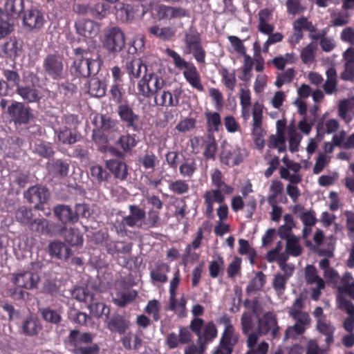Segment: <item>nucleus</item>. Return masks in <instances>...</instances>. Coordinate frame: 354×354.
<instances>
[{"mask_svg": "<svg viewBox=\"0 0 354 354\" xmlns=\"http://www.w3.org/2000/svg\"><path fill=\"white\" fill-rule=\"evenodd\" d=\"M225 268L224 259L220 254L217 255L216 260L210 261L209 265V276L213 278H217L220 274H223Z\"/></svg>", "mask_w": 354, "mask_h": 354, "instance_id": "nucleus-47", "label": "nucleus"}, {"mask_svg": "<svg viewBox=\"0 0 354 354\" xmlns=\"http://www.w3.org/2000/svg\"><path fill=\"white\" fill-rule=\"evenodd\" d=\"M155 102L158 105L169 107L176 106L178 103V100L177 97H173L170 92L163 91L160 95L156 94Z\"/></svg>", "mask_w": 354, "mask_h": 354, "instance_id": "nucleus-49", "label": "nucleus"}, {"mask_svg": "<svg viewBox=\"0 0 354 354\" xmlns=\"http://www.w3.org/2000/svg\"><path fill=\"white\" fill-rule=\"evenodd\" d=\"M257 330L260 335H267L270 331L273 338H276L279 334V327L277 324V318L272 312L266 313L258 320Z\"/></svg>", "mask_w": 354, "mask_h": 354, "instance_id": "nucleus-12", "label": "nucleus"}, {"mask_svg": "<svg viewBox=\"0 0 354 354\" xmlns=\"http://www.w3.org/2000/svg\"><path fill=\"white\" fill-rule=\"evenodd\" d=\"M183 42L184 54H192L198 63L205 64L206 53L202 46L201 35L195 28H191L185 32Z\"/></svg>", "mask_w": 354, "mask_h": 354, "instance_id": "nucleus-4", "label": "nucleus"}, {"mask_svg": "<svg viewBox=\"0 0 354 354\" xmlns=\"http://www.w3.org/2000/svg\"><path fill=\"white\" fill-rule=\"evenodd\" d=\"M133 243L130 242L109 240L105 243L106 252L112 256L131 254Z\"/></svg>", "mask_w": 354, "mask_h": 354, "instance_id": "nucleus-21", "label": "nucleus"}, {"mask_svg": "<svg viewBox=\"0 0 354 354\" xmlns=\"http://www.w3.org/2000/svg\"><path fill=\"white\" fill-rule=\"evenodd\" d=\"M124 68L130 79L138 78L142 73V68L145 73L147 71V66L143 64L140 59L133 55H129L125 58Z\"/></svg>", "mask_w": 354, "mask_h": 354, "instance_id": "nucleus-19", "label": "nucleus"}, {"mask_svg": "<svg viewBox=\"0 0 354 354\" xmlns=\"http://www.w3.org/2000/svg\"><path fill=\"white\" fill-rule=\"evenodd\" d=\"M295 75V71L292 68H288L278 74L275 85L281 88L283 84L291 82Z\"/></svg>", "mask_w": 354, "mask_h": 354, "instance_id": "nucleus-62", "label": "nucleus"}, {"mask_svg": "<svg viewBox=\"0 0 354 354\" xmlns=\"http://www.w3.org/2000/svg\"><path fill=\"white\" fill-rule=\"evenodd\" d=\"M48 169L50 172L56 177H64L67 176L69 169V165L60 159L53 160L49 165Z\"/></svg>", "mask_w": 354, "mask_h": 354, "instance_id": "nucleus-39", "label": "nucleus"}, {"mask_svg": "<svg viewBox=\"0 0 354 354\" xmlns=\"http://www.w3.org/2000/svg\"><path fill=\"white\" fill-rule=\"evenodd\" d=\"M254 65L253 59L248 55H243V64L241 68L243 75L241 79L244 81H247L250 79L252 74V70Z\"/></svg>", "mask_w": 354, "mask_h": 354, "instance_id": "nucleus-63", "label": "nucleus"}, {"mask_svg": "<svg viewBox=\"0 0 354 354\" xmlns=\"http://www.w3.org/2000/svg\"><path fill=\"white\" fill-rule=\"evenodd\" d=\"M149 32L162 40H170L176 34V30L172 27H159L153 26L149 29Z\"/></svg>", "mask_w": 354, "mask_h": 354, "instance_id": "nucleus-40", "label": "nucleus"}, {"mask_svg": "<svg viewBox=\"0 0 354 354\" xmlns=\"http://www.w3.org/2000/svg\"><path fill=\"white\" fill-rule=\"evenodd\" d=\"M44 21L43 13L35 8L26 11L23 17V25L29 30L41 29Z\"/></svg>", "mask_w": 354, "mask_h": 354, "instance_id": "nucleus-15", "label": "nucleus"}, {"mask_svg": "<svg viewBox=\"0 0 354 354\" xmlns=\"http://www.w3.org/2000/svg\"><path fill=\"white\" fill-rule=\"evenodd\" d=\"M318 44L316 41H312L304 47L301 52V59L304 64H310L315 61Z\"/></svg>", "mask_w": 354, "mask_h": 354, "instance_id": "nucleus-43", "label": "nucleus"}, {"mask_svg": "<svg viewBox=\"0 0 354 354\" xmlns=\"http://www.w3.org/2000/svg\"><path fill=\"white\" fill-rule=\"evenodd\" d=\"M24 9V0H7L4 5L6 13L12 18H18Z\"/></svg>", "mask_w": 354, "mask_h": 354, "instance_id": "nucleus-34", "label": "nucleus"}, {"mask_svg": "<svg viewBox=\"0 0 354 354\" xmlns=\"http://www.w3.org/2000/svg\"><path fill=\"white\" fill-rule=\"evenodd\" d=\"M208 131H218L221 125V120L218 112H206Z\"/></svg>", "mask_w": 354, "mask_h": 354, "instance_id": "nucleus-55", "label": "nucleus"}, {"mask_svg": "<svg viewBox=\"0 0 354 354\" xmlns=\"http://www.w3.org/2000/svg\"><path fill=\"white\" fill-rule=\"evenodd\" d=\"M20 328L24 335L32 337L37 335L42 327L37 318L28 315L22 320Z\"/></svg>", "mask_w": 354, "mask_h": 354, "instance_id": "nucleus-23", "label": "nucleus"}, {"mask_svg": "<svg viewBox=\"0 0 354 354\" xmlns=\"http://www.w3.org/2000/svg\"><path fill=\"white\" fill-rule=\"evenodd\" d=\"M169 266L166 263L156 264L155 268L150 272L151 280L162 283H166L168 280L167 272H169Z\"/></svg>", "mask_w": 354, "mask_h": 354, "instance_id": "nucleus-33", "label": "nucleus"}, {"mask_svg": "<svg viewBox=\"0 0 354 354\" xmlns=\"http://www.w3.org/2000/svg\"><path fill=\"white\" fill-rule=\"evenodd\" d=\"M43 67L47 75L53 80H60L65 77L63 58L58 55H48L44 59Z\"/></svg>", "mask_w": 354, "mask_h": 354, "instance_id": "nucleus-7", "label": "nucleus"}, {"mask_svg": "<svg viewBox=\"0 0 354 354\" xmlns=\"http://www.w3.org/2000/svg\"><path fill=\"white\" fill-rule=\"evenodd\" d=\"M272 18V14L268 9L261 10L259 13L258 30L264 35H270L274 30V25L270 22Z\"/></svg>", "mask_w": 354, "mask_h": 354, "instance_id": "nucleus-25", "label": "nucleus"}, {"mask_svg": "<svg viewBox=\"0 0 354 354\" xmlns=\"http://www.w3.org/2000/svg\"><path fill=\"white\" fill-rule=\"evenodd\" d=\"M222 77V82L228 89L233 91L236 86V76L234 71H229L226 68L221 67L218 70Z\"/></svg>", "mask_w": 354, "mask_h": 354, "instance_id": "nucleus-52", "label": "nucleus"}, {"mask_svg": "<svg viewBox=\"0 0 354 354\" xmlns=\"http://www.w3.org/2000/svg\"><path fill=\"white\" fill-rule=\"evenodd\" d=\"M106 325L111 332L124 335L129 328L131 322L124 315L115 314L108 320Z\"/></svg>", "mask_w": 354, "mask_h": 354, "instance_id": "nucleus-18", "label": "nucleus"}, {"mask_svg": "<svg viewBox=\"0 0 354 354\" xmlns=\"http://www.w3.org/2000/svg\"><path fill=\"white\" fill-rule=\"evenodd\" d=\"M64 238L65 241L71 246H82L83 245V235L77 228L71 227L66 230Z\"/></svg>", "mask_w": 354, "mask_h": 354, "instance_id": "nucleus-36", "label": "nucleus"}, {"mask_svg": "<svg viewBox=\"0 0 354 354\" xmlns=\"http://www.w3.org/2000/svg\"><path fill=\"white\" fill-rule=\"evenodd\" d=\"M21 46L15 38H10L3 46V52L6 57L15 58L21 50Z\"/></svg>", "mask_w": 354, "mask_h": 354, "instance_id": "nucleus-48", "label": "nucleus"}, {"mask_svg": "<svg viewBox=\"0 0 354 354\" xmlns=\"http://www.w3.org/2000/svg\"><path fill=\"white\" fill-rule=\"evenodd\" d=\"M106 168L113 174L114 177L120 180H125L128 176L126 163L121 159L113 158L106 161Z\"/></svg>", "mask_w": 354, "mask_h": 354, "instance_id": "nucleus-22", "label": "nucleus"}, {"mask_svg": "<svg viewBox=\"0 0 354 354\" xmlns=\"http://www.w3.org/2000/svg\"><path fill=\"white\" fill-rule=\"evenodd\" d=\"M326 80L323 84L324 93L327 95H333L337 93V75L335 68H329L326 73Z\"/></svg>", "mask_w": 354, "mask_h": 354, "instance_id": "nucleus-29", "label": "nucleus"}, {"mask_svg": "<svg viewBox=\"0 0 354 354\" xmlns=\"http://www.w3.org/2000/svg\"><path fill=\"white\" fill-rule=\"evenodd\" d=\"M221 163L227 166H235L239 165L243 160L241 149L236 147L224 148L220 155Z\"/></svg>", "mask_w": 354, "mask_h": 354, "instance_id": "nucleus-16", "label": "nucleus"}, {"mask_svg": "<svg viewBox=\"0 0 354 354\" xmlns=\"http://www.w3.org/2000/svg\"><path fill=\"white\" fill-rule=\"evenodd\" d=\"M58 139L64 144L72 145L77 141V134L68 128H64L59 132Z\"/></svg>", "mask_w": 354, "mask_h": 354, "instance_id": "nucleus-60", "label": "nucleus"}, {"mask_svg": "<svg viewBox=\"0 0 354 354\" xmlns=\"http://www.w3.org/2000/svg\"><path fill=\"white\" fill-rule=\"evenodd\" d=\"M40 277L37 272L30 270H21L12 275L11 281L17 287L26 290L37 288Z\"/></svg>", "mask_w": 354, "mask_h": 354, "instance_id": "nucleus-10", "label": "nucleus"}, {"mask_svg": "<svg viewBox=\"0 0 354 354\" xmlns=\"http://www.w3.org/2000/svg\"><path fill=\"white\" fill-rule=\"evenodd\" d=\"M241 325L243 335H248L253 330L254 324L252 313L246 311L242 314Z\"/></svg>", "mask_w": 354, "mask_h": 354, "instance_id": "nucleus-57", "label": "nucleus"}, {"mask_svg": "<svg viewBox=\"0 0 354 354\" xmlns=\"http://www.w3.org/2000/svg\"><path fill=\"white\" fill-rule=\"evenodd\" d=\"M316 328L317 330L326 337L325 342L328 346L334 342V333L335 327L326 319H319L317 321Z\"/></svg>", "mask_w": 354, "mask_h": 354, "instance_id": "nucleus-28", "label": "nucleus"}, {"mask_svg": "<svg viewBox=\"0 0 354 354\" xmlns=\"http://www.w3.org/2000/svg\"><path fill=\"white\" fill-rule=\"evenodd\" d=\"M17 93L24 100L29 102H32L39 99V93L33 86H18Z\"/></svg>", "mask_w": 354, "mask_h": 354, "instance_id": "nucleus-42", "label": "nucleus"}, {"mask_svg": "<svg viewBox=\"0 0 354 354\" xmlns=\"http://www.w3.org/2000/svg\"><path fill=\"white\" fill-rule=\"evenodd\" d=\"M153 16L158 19H172L187 15V12L181 8L156 5L151 8Z\"/></svg>", "mask_w": 354, "mask_h": 354, "instance_id": "nucleus-13", "label": "nucleus"}, {"mask_svg": "<svg viewBox=\"0 0 354 354\" xmlns=\"http://www.w3.org/2000/svg\"><path fill=\"white\" fill-rule=\"evenodd\" d=\"M217 334L218 330L214 323L212 321L207 322L205 324L203 331L198 336L200 346H203L212 342L217 337Z\"/></svg>", "mask_w": 354, "mask_h": 354, "instance_id": "nucleus-27", "label": "nucleus"}, {"mask_svg": "<svg viewBox=\"0 0 354 354\" xmlns=\"http://www.w3.org/2000/svg\"><path fill=\"white\" fill-rule=\"evenodd\" d=\"M88 92L92 96L97 97H102L106 93L105 84L97 77H93L88 81Z\"/></svg>", "mask_w": 354, "mask_h": 354, "instance_id": "nucleus-37", "label": "nucleus"}, {"mask_svg": "<svg viewBox=\"0 0 354 354\" xmlns=\"http://www.w3.org/2000/svg\"><path fill=\"white\" fill-rule=\"evenodd\" d=\"M68 338L70 344L77 348L82 344H88L93 342V336L90 333H81L78 330H72Z\"/></svg>", "mask_w": 354, "mask_h": 354, "instance_id": "nucleus-32", "label": "nucleus"}, {"mask_svg": "<svg viewBox=\"0 0 354 354\" xmlns=\"http://www.w3.org/2000/svg\"><path fill=\"white\" fill-rule=\"evenodd\" d=\"M53 212L55 217L64 225L75 224L78 222V216L74 210L67 205L59 204L54 207Z\"/></svg>", "mask_w": 354, "mask_h": 354, "instance_id": "nucleus-17", "label": "nucleus"}, {"mask_svg": "<svg viewBox=\"0 0 354 354\" xmlns=\"http://www.w3.org/2000/svg\"><path fill=\"white\" fill-rule=\"evenodd\" d=\"M19 313L14 306L8 303L3 302L0 304V320L12 322L15 318L18 317Z\"/></svg>", "mask_w": 354, "mask_h": 354, "instance_id": "nucleus-38", "label": "nucleus"}, {"mask_svg": "<svg viewBox=\"0 0 354 354\" xmlns=\"http://www.w3.org/2000/svg\"><path fill=\"white\" fill-rule=\"evenodd\" d=\"M75 27L77 33L84 39H93L100 32V24L90 19H77Z\"/></svg>", "mask_w": 354, "mask_h": 354, "instance_id": "nucleus-11", "label": "nucleus"}, {"mask_svg": "<svg viewBox=\"0 0 354 354\" xmlns=\"http://www.w3.org/2000/svg\"><path fill=\"white\" fill-rule=\"evenodd\" d=\"M311 88L308 85L302 84L298 89L299 97L295 100L298 111H306L307 105L306 99L310 95Z\"/></svg>", "mask_w": 354, "mask_h": 354, "instance_id": "nucleus-46", "label": "nucleus"}, {"mask_svg": "<svg viewBox=\"0 0 354 354\" xmlns=\"http://www.w3.org/2000/svg\"><path fill=\"white\" fill-rule=\"evenodd\" d=\"M110 6L104 3H97L91 8V15L97 19H102L109 13Z\"/></svg>", "mask_w": 354, "mask_h": 354, "instance_id": "nucleus-54", "label": "nucleus"}, {"mask_svg": "<svg viewBox=\"0 0 354 354\" xmlns=\"http://www.w3.org/2000/svg\"><path fill=\"white\" fill-rule=\"evenodd\" d=\"M3 75L6 79L4 82L8 88L17 86L18 88L20 77L17 72L9 69L3 70Z\"/></svg>", "mask_w": 354, "mask_h": 354, "instance_id": "nucleus-59", "label": "nucleus"}, {"mask_svg": "<svg viewBox=\"0 0 354 354\" xmlns=\"http://www.w3.org/2000/svg\"><path fill=\"white\" fill-rule=\"evenodd\" d=\"M295 59L296 58L294 54L286 53L283 56L275 57L273 59L272 63L276 68L279 70H282L286 64L294 63Z\"/></svg>", "mask_w": 354, "mask_h": 354, "instance_id": "nucleus-64", "label": "nucleus"}, {"mask_svg": "<svg viewBox=\"0 0 354 354\" xmlns=\"http://www.w3.org/2000/svg\"><path fill=\"white\" fill-rule=\"evenodd\" d=\"M75 59L72 68L75 73L83 77H88L91 74L97 73L100 70V64L95 59L85 57L86 52L80 48L74 49Z\"/></svg>", "mask_w": 354, "mask_h": 354, "instance_id": "nucleus-5", "label": "nucleus"}, {"mask_svg": "<svg viewBox=\"0 0 354 354\" xmlns=\"http://www.w3.org/2000/svg\"><path fill=\"white\" fill-rule=\"evenodd\" d=\"M212 184L216 187L207 190L203 194L204 205L205 206V213L206 216L212 218L214 216V203L222 204L225 197L222 193V185L224 184L223 176L218 169H214L211 173Z\"/></svg>", "mask_w": 354, "mask_h": 354, "instance_id": "nucleus-2", "label": "nucleus"}, {"mask_svg": "<svg viewBox=\"0 0 354 354\" xmlns=\"http://www.w3.org/2000/svg\"><path fill=\"white\" fill-rule=\"evenodd\" d=\"M86 301H89L88 308L90 313L95 317H101L104 315L106 318L110 314V308L103 302L98 301L94 295L86 296Z\"/></svg>", "mask_w": 354, "mask_h": 354, "instance_id": "nucleus-24", "label": "nucleus"}, {"mask_svg": "<svg viewBox=\"0 0 354 354\" xmlns=\"http://www.w3.org/2000/svg\"><path fill=\"white\" fill-rule=\"evenodd\" d=\"M15 217L17 221L27 225L31 223L32 217V210L26 206L19 207L16 211Z\"/></svg>", "mask_w": 354, "mask_h": 354, "instance_id": "nucleus-61", "label": "nucleus"}, {"mask_svg": "<svg viewBox=\"0 0 354 354\" xmlns=\"http://www.w3.org/2000/svg\"><path fill=\"white\" fill-rule=\"evenodd\" d=\"M165 53L167 56L172 58L175 66L180 71H182L187 82L194 88L199 92L205 91L201 74L192 62L186 61L177 52L171 48H167Z\"/></svg>", "mask_w": 354, "mask_h": 354, "instance_id": "nucleus-1", "label": "nucleus"}, {"mask_svg": "<svg viewBox=\"0 0 354 354\" xmlns=\"http://www.w3.org/2000/svg\"><path fill=\"white\" fill-rule=\"evenodd\" d=\"M49 197L48 189L41 185L32 186L24 192V198L28 203L34 204L37 209H43V205L48 202Z\"/></svg>", "mask_w": 354, "mask_h": 354, "instance_id": "nucleus-8", "label": "nucleus"}, {"mask_svg": "<svg viewBox=\"0 0 354 354\" xmlns=\"http://www.w3.org/2000/svg\"><path fill=\"white\" fill-rule=\"evenodd\" d=\"M39 312L42 319L51 324L59 325L62 321V309H52L50 307L40 308Z\"/></svg>", "mask_w": 354, "mask_h": 354, "instance_id": "nucleus-30", "label": "nucleus"}, {"mask_svg": "<svg viewBox=\"0 0 354 354\" xmlns=\"http://www.w3.org/2000/svg\"><path fill=\"white\" fill-rule=\"evenodd\" d=\"M194 140L196 142H200L201 141L205 142V147L203 152V156L207 160L215 158V153L217 149V145L215 139L213 137L209 136L207 140L206 141H204L203 138H198L196 137L194 138V140H192V143L194 142Z\"/></svg>", "mask_w": 354, "mask_h": 354, "instance_id": "nucleus-45", "label": "nucleus"}, {"mask_svg": "<svg viewBox=\"0 0 354 354\" xmlns=\"http://www.w3.org/2000/svg\"><path fill=\"white\" fill-rule=\"evenodd\" d=\"M89 177L93 183L101 185L108 183L111 178V175L106 168L96 164L90 167Z\"/></svg>", "mask_w": 354, "mask_h": 354, "instance_id": "nucleus-26", "label": "nucleus"}, {"mask_svg": "<svg viewBox=\"0 0 354 354\" xmlns=\"http://www.w3.org/2000/svg\"><path fill=\"white\" fill-rule=\"evenodd\" d=\"M115 15L121 21H128L133 18L132 7L129 4L123 3L115 6Z\"/></svg>", "mask_w": 354, "mask_h": 354, "instance_id": "nucleus-50", "label": "nucleus"}, {"mask_svg": "<svg viewBox=\"0 0 354 354\" xmlns=\"http://www.w3.org/2000/svg\"><path fill=\"white\" fill-rule=\"evenodd\" d=\"M219 323L225 325L217 346L212 354H232L235 346L239 343V335L236 332L230 319L224 315L219 319Z\"/></svg>", "mask_w": 354, "mask_h": 354, "instance_id": "nucleus-3", "label": "nucleus"}, {"mask_svg": "<svg viewBox=\"0 0 354 354\" xmlns=\"http://www.w3.org/2000/svg\"><path fill=\"white\" fill-rule=\"evenodd\" d=\"M130 214L123 217L120 225V230L122 231L127 226L129 227H142V220L146 216L145 211L136 205L129 207Z\"/></svg>", "mask_w": 354, "mask_h": 354, "instance_id": "nucleus-14", "label": "nucleus"}, {"mask_svg": "<svg viewBox=\"0 0 354 354\" xmlns=\"http://www.w3.org/2000/svg\"><path fill=\"white\" fill-rule=\"evenodd\" d=\"M197 170V165L194 158H187L179 167V172L183 177L192 178Z\"/></svg>", "mask_w": 354, "mask_h": 354, "instance_id": "nucleus-44", "label": "nucleus"}, {"mask_svg": "<svg viewBox=\"0 0 354 354\" xmlns=\"http://www.w3.org/2000/svg\"><path fill=\"white\" fill-rule=\"evenodd\" d=\"M125 44L124 35L118 27H112L106 30L103 44L110 52H118L122 49Z\"/></svg>", "mask_w": 354, "mask_h": 354, "instance_id": "nucleus-9", "label": "nucleus"}, {"mask_svg": "<svg viewBox=\"0 0 354 354\" xmlns=\"http://www.w3.org/2000/svg\"><path fill=\"white\" fill-rule=\"evenodd\" d=\"M168 188L172 193L178 195H183L188 193L189 185L186 180L178 179L169 183Z\"/></svg>", "mask_w": 354, "mask_h": 354, "instance_id": "nucleus-51", "label": "nucleus"}, {"mask_svg": "<svg viewBox=\"0 0 354 354\" xmlns=\"http://www.w3.org/2000/svg\"><path fill=\"white\" fill-rule=\"evenodd\" d=\"M286 241V253L293 257L299 256L301 254L302 248L299 243L298 239L295 236H292Z\"/></svg>", "mask_w": 354, "mask_h": 354, "instance_id": "nucleus-58", "label": "nucleus"}, {"mask_svg": "<svg viewBox=\"0 0 354 354\" xmlns=\"http://www.w3.org/2000/svg\"><path fill=\"white\" fill-rule=\"evenodd\" d=\"M163 78L156 73L145 74L138 83L139 93L145 97L158 94L165 86Z\"/></svg>", "mask_w": 354, "mask_h": 354, "instance_id": "nucleus-6", "label": "nucleus"}, {"mask_svg": "<svg viewBox=\"0 0 354 354\" xmlns=\"http://www.w3.org/2000/svg\"><path fill=\"white\" fill-rule=\"evenodd\" d=\"M110 92L112 99L120 104V111H131L123 100L124 91L122 84L114 83L111 86Z\"/></svg>", "mask_w": 354, "mask_h": 354, "instance_id": "nucleus-35", "label": "nucleus"}, {"mask_svg": "<svg viewBox=\"0 0 354 354\" xmlns=\"http://www.w3.org/2000/svg\"><path fill=\"white\" fill-rule=\"evenodd\" d=\"M48 252L52 258L67 260L71 255V250L61 241H53L48 246Z\"/></svg>", "mask_w": 354, "mask_h": 354, "instance_id": "nucleus-20", "label": "nucleus"}, {"mask_svg": "<svg viewBox=\"0 0 354 354\" xmlns=\"http://www.w3.org/2000/svg\"><path fill=\"white\" fill-rule=\"evenodd\" d=\"M93 123L105 131L113 129L116 125L115 120L111 119L106 115L102 114L96 115L93 119Z\"/></svg>", "mask_w": 354, "mask_h": 354, "instance_id": "nucleus-53", "label": "nucleus"}, {"mask_svg": "<svg viewBox=\"0 0 354 354\" xmlns=\"http://www.w3.org/2000/svg\"><path fill=\"white\" fill-rule=\"evenodd\" d=\"M267 145L269 149H277L279 153H283L286 151L285 135L279 127L277 134L270 136Z\"/></svg>", "mask_w": 354, "mask_h": 354, "instance_id": "nucleus-31", "label": "nucleus"}, {"mask_svg": "<svg viewBox=\"0 0 354 354\" xmlns=\"http://www.w3.org/2000/svg\"><path fill=\"white\" fill-rule=\"evenodd\" d=\"M265 282L264 274L261 271L258 272L256 277L248 285L246 292L251 293L254 291L260 290L263 287Z\"/></svg>", "mask_w": 354, "mask_h": 354, "instance_id": "nucleus-56", "label": "nucleus"}, {"mask_svg": "<svg viewBox=\"0 0 354 354\" xmlns=\"http://www.w3.org/2000/svg\"><path fill=\"white\" fill-rule=\"evenodd\" d=\"M137 295L135 291H119L113 299V303L119 307H124L131 303Z\"/></svg>", "mask_w": 354, "mask_h": 354, "instance_id": "nucleus-41", "label": "nucleus"}]
</instances>
